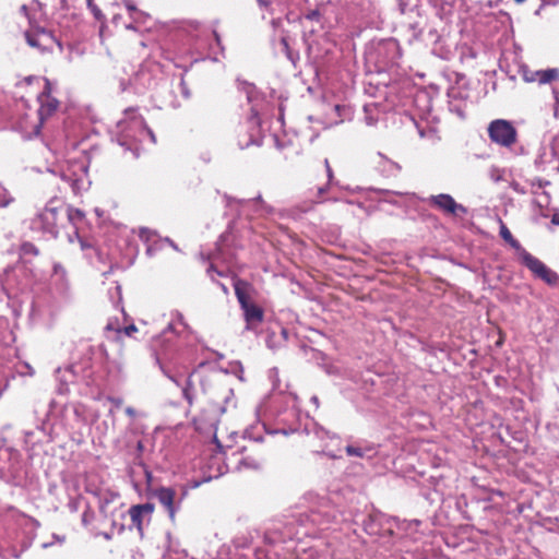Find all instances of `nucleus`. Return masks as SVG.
Returning a JSON list of instances; mask_svg holds the SVG:
<instances>
[{
    "mask_svg": "<svg viewBox=\"0 0 559 559\" xmlns=\"http://www.w3.org/2000/svg\"><path fill=\"white\" fill-rule=\"evenodd\" d=\"M22 251L25 254H27V253L37 254L38 253V250L36 249V247L31 242L23 243Z\"/></svg>",
    "mask_w": 559,
    "mask_h": 559,
    "instance_id": "obj_25",
    "label": "nucleus"
},
{
    "mask_svg": "<svg viewBox=\"0 0 559 559\" xmlns=\"http://www.w3.org/2000/svg\"><path fill=\"white\" fill-rule=\"evenodd\" d=\"M108 402L112 405L109 409V413L112 414L116 409L120 408L123 404V400L121 397L109 396Z\"/></svg>",
    "mask_w": 559,
    "mask_h": 559,
    "instance_id": "obj_23",
    "label": "nucleus"
},
{
    "mask_svg": "<svg viewBox=\"0 0 559 559\" xmlns=\"http://www.w3.org/2000/svg\"><path fill=\"white\" fill-rule=\"evenodd\" d=\"M147 132H148V134H150L151 139L153 140V142H155V135H154V133H153L151 130H147Z\"/></svg>",
    "mask_w": 559,
    "mask_h": 559,
    "instance_id": "obj_44",
    "label": "nucleus"
},
{
    "mask_svg": "<svg viewBox=\"0 0 559 559\" xmlns=\"http://www.w3.org/2000/svg\"><path fill=\"white\" fill-rule=\"evenodd\" d=\"M345 452L348 456H357L361 459L371 460L377 451L373 445H354L349 444L345 448Z\"/></svg>",
    "mask_w": 559,
    "mask_h": 559,
    "instance_id": "obj_12",
    "label": "nucleus"
},
{
    "mask_svg": "<svg viewBox=\"0 0 559 559\" xmlns=\"http://www.w3.org/2000/svg\"><path fill=\"white\" fill-rule=\"evenodd\" d=\"M176 492L171 488L162 487L155 491V497L158 502L167 510L169 518L175 519L177 508L175 506Z\"/></svg>",
    "mask_w": 559,
    "mask_h": 559,
    "instance_id": "obj_11",
    "label": "nucleus"
},
{
    "mask_svg": "<svg viewBox=\"0 0 559 559\" xmlns=\"http://www.w3.org/2000/svg\"><path fill=\"white\" fill-rule=\"evenodd\" d=\"M488 135L491 142L511 147L518 141V131L514 126L504 119H496L488 126Z\"/></svg>",
    "mask_w": 559,
    "mask_h": 559,
    "instance_id": "obj_4",
    "label": "nucleus"
},
{
    "mask_svg": "<svg viewBox=\"0 0 559 559\" xmlns=\"http://www.w3.org/2000/svg\"><path fill=\"white\" fill-rule=\"evenodd\" d=\"M144 449V445H143V442L142 441H138L136 443V450L138 452H142Z\"/></svg>",
    "mask_w": 559,
    "mask_h": 559,
    "instance_id": "obj_38",
    "label": "nucleus"
},
{
    "mask_svg": "<svg viewBox=\"0 0 559 559\" xmlns=\"http://www.w3.org/2000/svg\"><path fill=\"white\" fill-rule=\"evenodd\" d=\"M23 270L21 267H7L3 273H0V289L9 297L13 298L17 295L20 289V273Z\"/></svg>",
    "mask_w": 559,
    "mask_h": 559,
    "instance_id": "obj_8",
    "label": "nucleus"
},
{
    "mask_svg": "<svg viewBox=\"0 0 559 559\" xmlns=\"http://www.w3.org/2000/svg\"><path fill=\"white\" fill-rule=\"evenodd\" d=\"M182 395L188 404L191 406L193 404L194 395L192 392V385L190 379H187L186 384L182 386Z\"/></svg>",
    "mask_w": 559,
    "mask_h": 559,
    "instance_id": "obj_19",
    "label": "nucleus"
},
{
    "mask_svg": "<svg viewBox=\"0 0 559 559\" xmlns=\"http://www.w3.org/2000/svg\"><path fill=\"white\" fill-rule=\"evenodd\" d=\"M281 46L283 48V51L285 52L286 57L295 63V60L298 59V55L297 53H294L290 48H289V45H288V40H287V37L283 36L281 38Z\"/></svg>",
    "mask_w": 559,
    "mask_h": 559,
    "instance_id": "obj_20",
    "label": "nucleus"
},
{
    "mask_svg": "<svg viewBox=\"0 0 559 559\" xmlns=\"http://www.w3.org/2000/svg\"><path fill=\"white\" fill-rule=\"evenodd\" d=\"M40 35L48 36L47 33L44 29H41L37 34H32L29 32H26L25 33V38H26L27 44L31 47H34V48H41V44H40V40H39V36Z\"/></svg>",
    "mask_w": 559,
    "mask_h": 559,
    "instance_id": "obj_18",
    "label": "nucleus"
},
{
    "mask_svg": "<svg viewBox=\"0 0 559 559\" xmlns=\"http://www.w3.org/2000/svg\"><path fill=\"white\" fill-rule=\"evenodd\" d=\"M40 9L41 3L37 0H33L29 5L23 4L20 11L27 17L29 24L33 25L36 19L35 12L39 11Z\"/></svg>",
    "mask_w": 559,
    "mask_h": 559,
    "instance_id": "obj_14",
    "label": "nucleus"
},
{
    "mask_svg": "<svg viewBox=\"0 0 559 559\" xmlns=\"http://www.w3.org/2000/svg\"><path fill=\"white\" fill-rule=\"evenodd\" d=\"M63 178H64L66 180H69V181L71 182V185H72L73 189L75 188V186H76V183H78V180H76V179H75V180H71V179H69L67 176H63Z\"/></svg>",
    "mask_w": 559,
    "mask_h": 559,
    "instance_id": "obj_39",
    "label": "nucleus"
},
{
    "mask_svg": "<svg viewBox=\"0 0 559 559\" xmlns=\"http://www.w3.org/2000/svg\"><path fill=\"white\" fill-rule=\"evenodd\" d=\"M49 546H51V543H49V544H44V545H43V547H44V548H47V547H49Z\"/></svg>",
    "mask_w": 559,
    "mask_h": 559,
    "instance_id": "obj_52",
    "label": "nucleus"
},
{
    "mask_svg": "<svg viewBox=\"0 0 559 559\" xmlns=\"http://www.w3.org/2000/svg\"><path fill=\"white\" fill-rule=\"evenodd\" d=\"M221 287H222V289H223L225 293L227 292V288H226V286H225L224 284H221Z\"/></svg>",
    "mask_w": 559,
    "mask_h": 559,
    "instance_id": "obj_51",
    "label": "nucleus"
},
{
    "mask_svg": "<svg viewBox=\"0 0 559 559\" xmlns=\"http://www.w3.org/2000/svg\"><path fill=\"white\" fill-rule=\"evenodd\" d=\"M500 237L508 242L513 237L506 224L500 221Z\"/></svg>",
    "mask_w": 559,
    "mask_h": 559,
    "instance_id": "obj_22",
    "label": "nucleus"
},
{
    "mask_svg": "<svg viewBox=\"0 0 559 559\" xmlns=\"http://www.w3.org/2000/svg\"><path fill=\"white\" fill-rule=\"evenodd\" d=\"M63 215L68 217V219L75 224L79 221H82L84 217V213L79 209L73 207H64L63 206Z\"/></svg>",
    "mask_w": 559,
    "mask_h": 559,
    "instance_id": "obj_17",
    "label": "nucleus"
},
{
    "mask_svg": "<svg viewBox=\"0 0 559 559\" xmlns=\"http://www.w3.org/2000/svg\"><path fill=\"white\" fill-rule=\"evenodd\" d=\"M166 241L174 248V249H178L176 243H174L169 238L166 239Z\"/></svg>",
    "mask_w": 559,
    "mask_h": 559,
    "instance_id": "obj_41",
    "label": "nucleus"
},
{
    "mask_svg": "<svg viewBox=\"0 0 559 559\" xmlns=\"http://www.w3.org/2000/svg\"><path fill=\"white\" fill-rule=\"evenodd\" d=\"M324 166H325V169H326V176H328V179H329V182L332 181L334 175H333V170L330 166V163L328 160V158L324 159Z\"/></svg>",
    "mask_w": 559,
    "mask_h": 559,
    "instance_id": "obj_28",
    "label": "nucleus"
},
{
    "mask_svg": "<svg viewBox=\"0 0 559 559\" xmlns=\"http://www.w3.org/2000/svg\"><path fill=\"white\" fill-rule=\"evenodd\" d=\"M212 272H216V271H215V269H214V265H213V264H211V265L209 266V269H207V274H210V275H211V273H212Z\"/></svg>",
    "mask_w": 559,
    "mask_h": 559,
    "instance_id": "obj_42",
    "label": "nucleus"
},
{
    "mask_svg": "<svg viewBox=\"0 0 559 559\" xmlns=\"http://www.w3.org/2000/svg\"><path fill=\"white\" fill-rule=\"evenodd\" d=\"M50 82L48 80H45V87L44 91L38 96V102L40 104L38 109V123L34 124L33 133L38 134L39 128L43 124V122L49 118L58 108L59 102L50 96Z\"/></svg>",
    "mask_w": 559,
    "mask_h": 559,
    "instance_id": "obj_6",
    "label": "nucleus"
},
{
    "mask_svg": "<svg viewBox=\"0 0 559 559\" xmlns=\"http://www.w3.org/2000/svg\"><path fill=\"white\" fill-rule=\"evenodd\" d=\"M124 412L131 418H134V417H136L139 415L138 411L135 408H133L132 406H128L124 409Z\"/></svg>",
    "mask_w": 559,
    "mask_h": 559,
    "instance_id": "obj_30",
    "label": "nucleus"
},
{
    "mask_svg": "<svg viewBox=\"0 0 559 559\" xmlns=\"http://www.w3.org/2000/svg\"><path fill=\"white\" fill-rule=\"evenodd\" d=\"M302 19H304L305 22H310L312 24H316V26L312 25L309 28V31H308L309 34H314L318 31V28H322L321 13H320L319 10H311V11H309L308 13H306L304 15Z\"/></svg>",
    "mask_w": 559,
    "mask_h": 559,
    "instance_id": "obj_13",
    "label": "nucleus"
},
{
    "mask_svg": "<svg viewBox=\"0 0 559 559\" xmlns=\"http://www.w3.org/2000/svg\"><path fill=\"white\" fill-rule=\"evenodd\" d=\"M508 243L518 252L521 262L534 273L535 276L551 285L558 282V274L527 252L514 237H512Z\"/></svg>",
    "mask_w": 559,
    "mask_h": 559,
    "instance_id": "obj_2",
    "label": "nucleus"
},
{
    "mask_svg": "<svg viewBox=\"0 0 559 559\" xmlns=\"http://www.w3.org/2000/svg\"><path fill=\"white\" fill-rule=\"evenodd\" d=\"M105 329L107 331H115L118 335L121 333V329L117 328L112 322H108Z\"/></svg>",
    "mask_w": 559,
    "mask_h": 559,
    "instance_id": "obj_31",
    "label": "nucleus"
},
{
    "mask_svg": "<svg viewBox=\"0 0 559 559\" xmlns=\"http://www.w3.org/2000/svg\"><path fill=\"white\" fill-rule=\"evenodd\" d=\"M274 336V334H269L267 336V340H266V344L270 348H273V341H271V338Z\"/></svg>",
    "mask_w": 559,
    "mask_h": 559,
    "instance_id": "obj_37",
    "label": "nucleus"
},
{
    "mask_svg": "<svg viewBox=\"0 0 559 559\" xmlns=\"http://www.w3.org/2000/svg\"><path fill=\"white\" fill-rule=\"evenodd\" d=\"M214 35H215L216 41H217V43H219V36H218V34H217V33H214Z\"/></svg>",
    "mask_w": 559,
    "mask_h": 559,
    "instance_id": "obj_50",
    "label": "nucleus"
},
{
    "mask_svg": "<svg viewBox=\"0 0 559 559\" xmlns=\"http://www.w3.org/2000/svg\"><path fill=\"white\" fill-rule=\"evenodd\" d=\"M63 215V206L55 205L50 202L35 218L34 224L40 227L44 231L53 236L57 235V227L59 225L60 216Z\"/></svg>",
    "mask_w": 559,
    "mask_h": 559,
    "instance_id": "obj_5",
    "label": "nucleus"
},
{
    "mask_svg": "<svg viewBox=\"0 0 559 559\" xmlns=\"http://www.w3.org/2000/svg\"><path fill=\"white\" fill-rule=\"evenodd\" d=\"M311 400H312V402H313V403H316V404H318V402H319L317 396H313Z\"/></svg>",
    "mask_w": 559,
    "mask_h": 559,
    "instance_id": "obj_49",
    "label": "nucleus"
},
{
    "mask_svg": "<svg viewBox=\"0 0 559 559\" xmlns=\"http://www.w3.org/2000/svg\"><path fill=\"white\" fill-rule=\"evenodd\" d=\"M551 223L556 226H559V212H555L551 216Z\"/></svg>",
    "mask_w": 559,
    "mask_h": 559,
    "instance_id": "obj_34",
    "label": "nucleus"
},
{
    "mask_svg": "<svg viewBox=\"0 0 559 559\" xmlns=\"http://www.w3.org/2000/svg\"><path fill=\"white\" fill-rule=\"evenodd\" d=\"M148 234H150V230H148V229H146V228H142V229H141V231H140V237H141V238H144V237H145L146 239H148Z\"/></svg>",
    "mask_w": 559,
    "mask_h": 559,
    "instance_id": "obj_36",
    "label": "nucleus"
},
{
    "mask_svg": "<svg viewBox=\"0 0 559 559\" xmlns=\"http://www.w3.org/2000/svg\"><path fill=\"white\" fill-rule=\"evenodd\" d=\"M202 393L207 397L219 413L226 411L228 404L234 395L233 389L228 385L224 378L217 374L204 376L201 379Z\"/></svg>",
    "mask_w": 559,
    "mask_h": 559,
    "instance_id": "obj_1",
    "label": "nucleus"
},
{
    "mask_svg": "<svg viewBox=\"0 0 559 559\" xmlns=\"http://www.w3.org/2000/svg\"><path fill=\"white\" fill-rule=\"evenodd\" d=\"M514 1H515V2H518V3H522V2H524L525 0H514Z\"/></svg>",
    "mask_w": 559,
    "mask_h": 559,
    "instance_id": "obj_53",
    "label": "nucleus"
},
{
    "mask_svg": "<svg viewBox=\"0 0 559 559\" xmlns=\"http://www.w3.org/2000/svg\"><path fill=\"white\" fill-rule=\"evenodd\" d=\"M82 521H83V523H84V524H87V523H88V521H87V514H86V513H84V514H83V516H82Z\"/></svg>",
    "mask_w": 559,
    "mask_h": 559,
    "instance_id": "obj_43",
    "label": "nucleus"
},
{
    "mask_svg": "<svg viewBox=\"0 0 559 559\" xmlns=\"http://www.w3.org/2000/svg\"><path fill=\"white\" fill-rule=\"evenodd\" d=\"M427 202L429 205L437 207L445 214H451L454 216L466 214L467 212L465 206L456 203L455 200L447 193L430 195L427 199Z\"/></svg>",
    "mask_w": 559,
    "mask_h": 559,
    "instance_id": "obj_7",
    "label": "nucleus"
},
{
    "mask_svg": "<svg viewBox=\"0 0 559 559\" xmlns=\"http://www.w3.org/2000/svg\"><path fill=\"white\" fill-rule=\"evenodd\" d=\"M127 9L129 11H135V7L133 4H131V3H127Z\"/></svg>",
    "mask_w": 559,
    "mask_h": 559,
    "instance_id": "obj_40",
    "label": "nucleus"
},
{
    "mask_svg": "<svg viewBox=\"0 0 559 559\" xmlns=\"http://www.w3.org/2000/svg\"><path fill=\"white\" fill-rule=\"evenodd\" d=\"M11 201L12 199L9 197L7 189L0 185V206H8Z\"/></svg>",
    "mask_w": 559,
    "mask_h": 559,
    "instance_id": "obj_21",
    "label": "nucleus"
},
{
    "mask_svg": "<svg viewBox=\"0 0 559 559\" xmlns=\"http://www.w3.org/2000/svg\"><path fill=\"white\" fill-rule=\"evenodd\" d=\"M282 335H283L284 337H286V336H287V330L283 329V330H282Z\"/></svg>",
    "mask_w": 559,
    "mask_h": 559,
    "instance_id": "obj_48",
    "label": "nucleus"
},
{
    "mask_svg": "<svg viewBox=\"0 0 559 559\" xmlns=\"http://www.w3.org/2000/svg\"><path fill=\"white\" fill-rule=\"evenodd\" d=\"M241 464L245 465L246 467H250V468H254V469L261 467V462L259 460H254L251 457L242 459Z\"/></svg>",
    "mask_w": 559,
    "mask_h": 559,
    "instance_id": "obj_24",
    "label": "nucleus"
},
{
    "mask_svg": "<svg viewBox=\"0 0 559 559\" xmlns=\"http://www.w3.org/2000/svg\"><path fill=\"white\" fill-rule=\"evenodd\" d=\"M78 238H79L80 246H81L82 250H87V249H92L93 248V243L91 241L82 239L79 236H78Z\"/></svg>",
    "mask_w": 559,
    "mask_h": 559,
    "instance_id": "obj_29",
    "label": "nucleus"
},
{
    "mask_svg": "<svg viewBox=\"0 0 559 559\" xmlns=\"http://www.w3.org/2000/svg\"><path fill=\"white\" fill-rule=\"evenodd\" d=\"M325 190H326V188H324V187H320V188H319V190H318V192H319L320 194H322V193H324V192H325Z\"/></svg>",
    "mask_w": 559,
    "mask_h": 559,
    "instance_id": "obj_45",
    "label": "nucleus"
},
{
    "mask_svg": "<svg viewBox=\"0 0 559 559\" xmlns=\"http://www.w3.org/2000/svg\"><path fill=\"white\" fill-rule=\"evenodd\" d=\"M153 511L154 506L152 503L136 504L130 508L129 514L131 521L140 533L143 531L144 521H150Z\"/></svg>",
    "mask_w": 559,
    "mask_h": 559,
    "instance_id": "obj_9",
    "label": "nucleus"
},
{
    "mask_svg": "<svg viewBox=\"0 0 559 559\" xmlns=\"http://www.w3.org/2000/svg\"><path fill=\"white\" fill-rule=\"evenodd\" d=\"M499 170L495 167L491 168L490 170V177L495 180V181H498L500 179V175H497L496 173H498Z\"/></svg>",
    "mask_w": 559,
    "mask_h": 559,
    "instance_id": "obj_33",
    "label": "nucleus"
},
{
    "mask_svg": "<svg viewBox=\"0 0 559 559\" xmlns=\"http://www.w3.org/2000/svg\"><path fill=\"white\" fill-rule=\"evenodd\" d=\"M52 538H53L56 542H58L59 544H62V543H64V540H66V536H59V535H57V534H53V535H52Z\"/></svg>",
    "mask_w": 559,
    "mask_h": 559,
    "instance_id": "obj_35",
    "label": "nucleus"
},
{
    "mask_svg": "<svg viewBox=\"0 0 559 559\" xmlns=\"http://www.w3.org/2000/svg\"><path fill=\"white\" fill-rule=\"evenodd\" d=\"M257 134H258V130H257V127H253L252 131L250 132L249 134V138L247 140H242L240 136L238 139V146L243 150L246 147H249L251 144H257L259 145L260 142L257 138Z\"/></svg>",
    "mask_w": 559,
    "mask_h": 559,
    "instance_id": "obj_16",
    "label": "nucleus"
},
{
    "mask_svg": "<svg viewBox=\"0 0 559 559\" xmlns=\"http://www.w3.org/2000/svg\"><path fill=\"white\" fill-rule=\"evenodd\" d=\"M88 7L91 8L95 19L100 21L104 17V15L102 14L100 10L96 5H93L90 0H88Z\"/></svg>",
    "mask_w": 559,
    "mask_h": 559,
    "instance_id": "obj_27",
    "label": "nucleus"
},
{
    "mask_svg": "<svg viewBox=\"0 0 559 559\" xmlns=\"http://www.w3.org/2000/svg\"><path fill=\"white\" fill-rule=\"evenodd\" d=\"M136 331H138V328L134 324H130V325L121 329V333H123L127 336H132L133 333H135Z\"/></svg>",
    "mask_w": 559,
    "mask_h": 559,
    "instance_id": "obj_26",
    "label": "nucleus"
},
{
    "mask_svg": "<svg viewBox=\"0 0 559 559\" xmlns=\"http://www.w3.org/2000/svg\"><path fill=\"white\" fill-rule=\"evenodd\" d=\"M261 5H267V2L264 0H258Z\"/></svg>",
    "mask_w": 559,
    "mask_h": 559,
    "instance_id": "obj_47",
    "label": "nucleus"
},
{
    "mask_svg": "<svg viewBox=\"0 0 559 559\" xmlns=\"http://www.w3.org/2000/svg\"><path fill=\"white\" fill-rule=\"evenodd\" d=\"M408 1H409V0H397V2H399V7H400V11H401L402 13H404V12H405V10H406V8H407V5H408Z\"/></svg>",
    "mask_w": 559,
    "mask_h": 559,
    "instance_id": "obj_32",
    "label": "nucleus"
},
{
    "mask_svg": "<svg viewBox=\"0 0 559 559\" xmlns=\"http://www.w3.org/2000/svg\"><path fill=\"white\" fill-rule=\"evenodd\" d=\"M235 294L238 302L243 310L245 320L247 322V329L252 330L263 321V310L251 302L246 292V284L238 281L235 283Z\"/></svg>",
    "mask_w": 559,
    "mask_h": 559,
    "instance_id": "obj_3",
    "label": "nucleus"
},
{
    "mask_svg": "<svg viewBox=\"0 0 559 559\" xmlns=\"http://www.w3.org/2000/svg\"><path fill=\"white\" fill-rule=\"evenodd\" d=\"M76 377L75 367L70 365L64 371L60 368L57 369V378L62 383H68L74 380Z\"/></svg>",
    "mask_w": 559,
    "mask_h": 559,
    "instance_id": "obj_15",
    "label": "nucleus"
},
{
    "mask_svg": "<svg viewBox=\"0 0 559 559\" xmlns=\"http://www.w3.org/2000/svg\"><path fill=\"white\" fill-rule=\"evenodd\" d=\"M559 78L558 69H547V70H524L523 79L526 82H538L539 84L550 83Z\"/></svg>",
    "mask_w": 559,
    "mask_h": 559,
    "instance_id": "obj_10",
    "label": "nucleus"
},
{
    "mask_svg": "<svg viewBox=\"0 0 559 559\" xmlns=\"http://www.w3.org/2000/svg\"><path fill=\"white\" fill-rule=\"evenodd\" d=\"M168 378H169L173 382H175L177 385H179V382H178L174 377L168 376Z\"/></svg>",
    "mask_w": 559,
    "mask_h": 559,
    "instance_id": "obj_46",
    "label": "nucleus"
}]
</instances>
